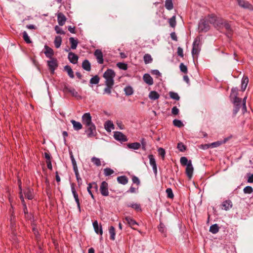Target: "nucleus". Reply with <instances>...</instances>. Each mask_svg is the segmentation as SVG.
Segmentation results:
<instances>
[{
    "mask_svg": "<svg viewBox=\"0 0 253 253\" xmlns=\"http://www.w3.org/2000/svg\"><path fill=\"white\" fill-rule=\"evenodd\" d=\"M144 61L146 64L152 62L153 59L149 54H145L143 57Z\"/></svg>",
    "mask_w": 253,
    "mask_h": 253,
    "instance_id": "35",
    "label": "nucleus"
},
{
    "mask_svg": "<svg viewBox=\"0 0 253 253\" xmlns=\"http://www.w3.org/2000/svg\"><path fill=\"white\" fill-rule=\"evenodd\" d=\"M179 68L181 72L184 73H186L187 72V68L183 63H182L180 64Z\"/></svg>",
    "mask_w": 253,
    "mask_h": 253,
    "instance_id": "53",
    "label": "nucleus"
},
{
    "mask_svg": "<svg viewBox=\"0 0 253 253\" xmlns=\"http://www.w3.org/2000/svg\"><path fill=\"white\" fill-rule=\"evenodd\" d=\"M243 191L245 194H251L253 192V189L251 186H246L244 188Z\"/></svg>",
    "mask_w": 253,
    "mask_h": 253,
    "instance_id": "46",
    "label": "nucleus"
},
{
    "mask_svg": "<svg viewBox=\"0 0 253 253\" xmlns=\"http://www.w3.org/2000/svg\"><path fill=\"white\" fill-rule=\"evenodd\" d=\"M222 209L225 211H228L232 207V203L230 200H226L223 202L222 204Z\"/></svg>",
    "mask_w": 253,
    "mask_h": 253,
    "instance_id": "25",
    "label": "nucleus"
},
{
    "mask_svg": "<svg viewBox=\"0 0 253 253\" xmlns=\"http://www.w3.org/2000/svg\"><path fill=\"white\" fill-rule=\"evenodd\" d=\"M117 66L121 69L126 70L127 68V65L124 63L119 62L117 64Z\"/></svg>",
    "mask_w": 253,
    "mask_h": 253,
    "instance_id": "51",
    "label": "nucleus"
},
{
    "mask_svg": "<svg viewBox=\"0 0 253 253\" xmlns=\"http://www.w3.org/2000/svg\"><path fill=\"white\" fill-rule=\"evenodd\" d=\"M173 124L174 126L178 127H181L183 126V124L182 123V122L179 120H174L173 121Z\"/></svg>",
    "mask_w": 253,
    "mask_h": 253,
    "instance_id": "43",
    "label": "nucleus"
},
{
    "mask_svg": "<svg viewBox=\"0 0 253 253\" xmlns=\"http://www.w3.org/2000/svg\"><path fill=\"white\" fill-rule=\"evenodd\" d=\"M177 148L181 152H183L185 150L186 147L184 145H183L182 143H179L177 145Z\"/></svg>",
    "mask_w": 253,
    "mask_h": 253,
    "instance_id": "55",
    "label": "nucleus"
},
{
    "mask_svg": "<svg viewBox=\"0 0 253 253\" xmlns=\"http://www.w3.org/2000/svg\"><path fill=\"white\" fill-rule=\"evenodd\" d=\"M228 140V138H226L224 139V140L222 142V141H217V142H213V143H212L211 144V146L212 147H218L219 146H220L221 144H222V143H225Z\"/></svg>",
    "mask_w": 253,
    "mask_h": 253,
    "instance_id": "40",
    "label": "nucleus"
},
{
    "mask_svg": "<svg viewBox=\"0 0 253 253\" xmlns=\"http://www.w3.org/2000/svg\"><path fill=\"white\" fill-rule=\"evenodd\" d=\"M158 152L159 154L162 156V158L164 159L165 156V150L162 148H160L158 150Z\"/></svg>",
    "mask_w": 253,
    "mask_h": 253,
    "instance_id": "54",
    "label": "nucleus"
},
{
    "mask_svg": "<svg viewBox=\"0 0 253 253\" xmlns=\"http://www.w3.org/2000/svg\"><path fill=\"white\" fill-rule=\"evenodd\" d=\"M239 5L243 8L253 10V6L248 2L244 0H237Z\"/></svg>",
    "mask_w": 253,
    "mask_h": 253,
    "instance_id": "13",
    "label": "nucleus"
},
{
    "mask_svg": "<svg viewBox=\"0 0 253 253\" xmlns=\"http://www.w3.org/2000/svg\"><path fill=\"white\" fill-rule=\"evenodd\" d=\"M104 127L108 132H111L114 129V125L112 121H107L105 123Z\"/></svg>",
    "mask_w": 253,
    "mask_h": 253,
    "instance_id": "21",
    "label": "nucleus"
},
{
    "mask_svg": "<svg viewBox=\"0 0 253 253\" xmlns=\"http://www.w3.org/2000/svg\"><path fill=\"white\" fill-rule=\"evenodd\" d=\"M117 181L119 183L125 185L128 182V178L126 176H121L118 177Z\"/></svg>",
    "mask_w": 253,
    "mask_h": 253,
    "instance_id": "29",
    "label": "nucleus"
},
{
    "mask_svg": "<svg viewBox=\"0 0 253 253\" xmlns=\"http://www.w3.org/2000/svg\"><path fill=\"white\" fill-rule=\"evenodd\" d=\"M94 55L97 60V62L99 64H102L103 63V54L101 50L96 49L94 52Z\"/></svg>",
    "mask_w": 253,
    "mask_h": 253,
    "instance_id": "15",
    "label": "nucleus"
},
{
    "mask_svg": "<svg viewBox=\"0 0 253 253\" xmlns=\"http://www.w3.org/2000/svg\"><path fill=\"white\" fill-rule=\"evenodd\" d=\"M89 184H92V188L94 189L95 191H97L98 190V186L95 182H92L91 183H89Z\"/></svg>",
    "mask_w": 253,
    "mask_h": 253,
    "instance_id": "63",
    "label": "nucleus"
},
{
    "mask_svg": "<svg viewBox=\"0 0 253 253\" xmlns=\"http://www.w3.org/2000/svg\"><path fill=\"white\" fill-rule=\"evenodd\" d=\"M194 168L192 165L191 161H189V164L187 165L186 168V174L189 179H191L193 176Z\"/></svg>",
    "mask_w": 253,
    "mask_h": 253,
    "instance_id": "11",
    "label": "nucleus"
},
{
    "mask_svg": "<svg viewBox=\"0 0 253 253\" xmlns=\"http://www.w3.org/2000/svg\"><path fill=\"white\" fill-rule=\"evenodd\" d=\"M68 59L73 64H76L78 60V56L75 53L70 52L68 54Z\"/></svg>",
    "mask_w": 253,
    "mask_h": 253,
    "instance_id": "20",
    "label": "nucleus"
},
{
    "mask_svg": "<svg viewBox=\"0 0 253 253\" xmlns=\"http://www.w3.org/2000/svg\"><path fill=\"white\" fill-rule=\"evenodd\" d=\"M25 196L29 200H32L33 197V191L29 188H27L24 192Z\"/></svg>",
    "mask_w": 253,
    "mask_h": 253,
    "instance_id": "24",
    "label": "nucleus"
},
{
    "mask_svg": "<svg viewBox=\"0 0 253 253\" xmlns=\"http://www.w3.org/2000/svg\"><path fill=\"white\" fill-rule=\"evenodd\" d=\"M57 21L60 26H63L65 23L66 18L63 13L60 12L57 14Z\"/></svg>",
    "mask_w": 253,
    "mask_h": 253,
    "instance_id": "18",
    "label": "nucleus"
},
{
    "mask_svg": "<svg viewBox=\"0 0 253 253\" xmlns=\"http://www.w3.org/2000/svg\"><path fill=\"white\" fill-rule=\"evenodd\" d=\"M113 85H106V87L104 89V93L106 94H110Z\"/></svg>",
    "mask_w": 253,
    "mask_h": 253,
    "instance_id": "52",
    "label": "nucleus"
},
{
    "mask_svg": "<svg viewBox=\"0 0 253 253\" xmlns=\"http://www.w3.org/2000/svg\"><path fill=\"white\" fill-rule=\"evenodd\" d=\"M71 123L72 124L73 126L74 129L76 130H79L82 128V125L81 124V123L79 122H77L75 120H71Z\"/></svg>",
    "mask_w": 253,
    "mask_h": 253,
    "instance_id": "27",
    "label": "nucleus"
},
{
    "mask_svg": "<svg viewBox=\"0 0 253 253\" xmlns=\"http://www.w3.org/2000/svg\"><path fill=\"white\" fill-rule=\"evenodd\" d=\"M44 49L45 50L44 53L45 56L49 58H53L52 56L54 55V51L53 49L46 45L44 46Z\"/></svg>",
    "mask_w": 253,
    "mask_h": 253,
    "instance_id": "17",
    "label": "nucleus"
},
{
    "mask_svg": "<svg viewBox=\"0 0 253 253\" xmlns=\"http://www.w3.org/2000/svg\"><path fill=\"white\" fill-rule=\"evenodd\" d=\"M115 76V73L113 70H107L103 74V77L105 79V85H114V78Z\"/></svg>",
    "mask_w": 253,
    "mask_h": 253,
    "instance_id": "2",
    "label": "nucleus"
},
{
    "mask_svg": "<svg viewBox=\"0 0 253 253\" xmlns=\"http://www.w3.org/2000/svg\"><path fill=\"white\" fill-rule=\"evenodd\" d=\"M69 41L71 43V48L73 49H75L78 45V41L77 40L75 39L74 38L71 37L69 38Z\"/></svg>",
    "mask_w": 253,
    "mask_h": 253,
    "instance_id": "28",
    "label": "nucleus"
},
{
    "mask_svg": "<svg viewBox=\"0 0 253 253\" xmlns=\"http://www.w3.org/2000/svg\"><path fill=\"white\" fill-rule=\"evenodd\" d=\"M127 207H131L137 211H141L140 204L137 203H129L127 205Z\"/></svg>",
    "mask_w": 253,
    "mask_h": 253,
    "instance_id": "34",
    "label": "nucleus"
},
{
    "mask_svg": "<svg viewBox=\"0 0 253 253\" xmlns=\"http://www.w3.org/2000/svg\"><path fill=\"white\" fill-rule=\"evenodd\" d=\"M62 42V38L60 36H56L55 38L54 43L56 48H59Z\"/></svg>",
    "mask_w": 253,
    "mask_h": 253,
    "instance_id": "33",
    "label": "nucleus"
},
{
    "mask_svg": "<svg viewBox=\"0 0 253 253\" xmlns=\"http://www.w3.org/2000/svg\"><path fill=\"white\" fill-rule=\"evenodd\" d=\"M47 65L50 70L53 73L58 66L57 59L54 58H50V60L47 61Z\"/></svg>",
    "mask_w": 253,
    "mask_h": 253,
    "instance_id": "8",
    "label": "nucleus"
},
{
    "mask_svg": "<svg viewBox=\"0 0 253 253\" xmlns=\"http://www.w3.org/2000/svg\"><path fill=\"white\" fill-rule=\"evenodd\" d=\"M64 70L65 71H66L69 75V76L71 78H73L74 77V73L71 69V68L69 66H65L64 67Z\"/></svg>",
    "mask_w": 253,
    "mask_h": 253,
    "instance_id": "32",
    "label": "nucleus"
},
{
    "mask_svg": "<svg viewBox=\"0 0 253 253\" xmlns=\"http://www.w3.org/2000/svg\"><path fill=\"white\" fill-rule=\"evenodd\" d=\"M127 147L130 149L137 150L140 147V144L138 142L129 143L127 144Z\"/></svg>",
    "mask_w": 253,
    "mask_h": 253,
    "instance_id": "31",
    "label": "nucleus"
},
{
    "mask_svg": "<svg viewBox=\"0 0 253 253\" xmlns=\"http://www.w3.org/2000/svg\"><path fill=\"white\" fill-rule=\"evenodd\" d=\"M23 38L24 40V41L28 43H31V41L30 39V37L28 35V34L26 32L24 31L23 33Z\"/></svg>",
    "mask_w": 253,
    "mask_h": 253,
    "instance_id": "45",
    "label": "nucleus"
},
{
    "mask_svg": "<svg viewBox=\"0 0 253 253\" xmlns=\"http://www.w3.org/2000/svg\"><path fill=\"white\" fill-rule=\"evenodd\" d=\"M158 229H159V231L162 233H164L165 232V225L162 223H160V224L158 227Z\"/></svg>",
    "mask_w": 253,
    "mask_h": 253,
    "instance_id": "57",
    "label": "nucleus"
},
{
    "mask_svg": "<svg viewBox=\"0 0 253 253\" xmlns=\"http://www.w3.org/2000/svg\"><path fill=\"white\" fill-rule=\"evenodd\" d=\"M99 82V78L98 76H95L92 78L90 80V83L91 84H97Z\"/></svg>",
    "mask_w": 253,
    "mask_h": 253,
    "instance_id": "48",
    "label": "nucleus"
},
{
    "mask_svg": "<svg viewBox=\"0 0 253 253\" xmlns=\"http://www.w3.org/2000/svg\"><path fill=\"white\" fill-rule=\"evenodd\" d=\"M248 182L249 183H253V174H250L248 179Z\"/></svg>",
    "mask_w": 253,
    "mask_h": 253,
    "instance_id": "64",
    "label": "nucleus"
},
{
    "mask_svg": "<svg viewBox=\"0 0 253 253\" xmlns=\"http://www.w3.org/2000/svg\"><path fill=\"white\" fill-rule=\"evenodd\" d=\"M74 171L75 172V175L77 178V181L78 183H79L82 181V179L80 177L79 173L77 169V167L76 166H74Z\"/></svg>",
    "mask_w": 253,
    "mask_h": 253,
    "instance_id": "49",
    "label": "nucleus"
},
{
    "mask_svg": "<svg viewBox=\"0 0 253 253\" xmlns=\"http://www.w3.org/2000/svg\"><path fill=\"white\" fill-rule=\"evenodd\" d=\"M180 163L183 166H187V165L189 164V161H188V159L185 157H182L180 158Z\"/></svg>",
    "mask_w": 253,
    "mask_h": 253,
    "instance_id": "47",
    "label": "nucleus"
},
{
    "mask_svg": "<svg viewBox=\"0 0 253 253\" xmlns=\"http://www.w3.org/2000/svg\"><path fill=\"white\" fill-rule=\"evenodd\" d=\"M92 188V184H88L87 187V191L89 193V194L91 195V197L92 199H94V196L92 194L91 189Z\"/></svg>",
    "mask_w": 253,
    "mask_h": 253,
    "instance_id": "61",
    "label": "nucleus"
},
{
    "mask_svg": "<svg viewBox=\"0 0 253 253\" xmlns=\"http://www.w3.org/2000/svg\"><path fill=\"white\" fill-rule=\"evenodd\" d=\"M151 73L152 75H156L157 77H158L161 76V74L158 70H154L151 71Z\"/></svg>",
    "mask_w": 253,
    "mask_h": 253,
    "instance_id": "60",
    "label": "nucleus"
},
{
    "mask_svg": "<svg viewBox=\"0 0 253 253\" xmlns=\"http://www.w3.org/2000/svg\"><path fill=\"white\" fill-rule=\"evenodd\" d=\"M82 67L86 71H89L91 69L90 64L87 60H85L82 63Z\"/></svg>",
    "mask_w": 253,
    "mask_h": 253,
    "instance_id": "30",
    "label": "nucleus"
},
{
    "mask_svg": "<svg viewBox=\"0 0 253 253\" xmlns=\"http://www.w3.org/2000/svg\"><path fill=\"white\" fill-rule=\"evenodd\" d=\"M19 189L20 190V198L22 202V204H23V205L24 206V211L25 212V213H26L28 211H27V209L26 208V205H25V202H24V197L23 196V195L22 194V188H21V182H19Z\"/></svg>",
    "mask_w": 253,
    "mask_h": 253,
    "instance_id": "26",
    "label": "nucleus"
},
{
    "mask_svg": "<svg viewBox=\"0 0 253 253\" xmlns=\"http://www.w3.org/2000/svg\"><path fill=\"white\" fill-rule=\"evenodd\" d=\"M91 162L96 166L99 167L101 165V161L99 158L93 157L91 159Z\"/></svg>",
    "mask_w": 253,
    "mask_h": 253,
    "instance_id": "38",
    "label": "nucleus"
},
{
    "mask_svg": "<svg viewBox=\"0 0 253 253\" xmlns=\"http://www.w3.org/2000/svg\"><path fill=\"white\" fill-rule=\"evenodd\" d=\"M167 197L170 199H172L174 197L171 188H168L166 190Z\"/></svg>",
    "mask_w": 253,
    "mask_h": 253,
    "instance_id": "50",
    "label": "nucleus"
},
{
    "mask_svg": "<svg viewBox=\"0 0 253 253\" xmlns=\"http://www.w3.org/2000/svg\"><path fill=\"white\" fill-rule=\"evenodd\" d=\"M165 7L168 10H171L173 8V4L171 0H166Z\"/></svg>",
    "mask_w": 253,
    "mask_h": 253,
    "instance_id": "39",
    "label": "nucleus"
},
{
    "mask_svg": "<svg viewBox=\"0 0 253 253\" xmlns=\"http://www.w3.org/2000/svg\"><path fill=\"white\" fill-rule=\"evenodd\" d=\"M93 226L95 232L97 234H99L100 235H102L103 234V231L101 226H100V228L99 229V226L98 224L97 221H94L93 222Z\"/></svg>",
    "mask_w": 253,
    "mask_h": 253,
    "instance_id": "23",
    "label": "nucleus"
},
{
    "mask_svg": "<svg viewBox=\"0 0 253 253\" xmlns=\"http://www.w3.org/2000/svg\"><path fill=\"white\" fill-rule=\"evenodd\" d=\"M124 90L125 91L126 95H132L133 93V89L130 86L126 87L124 89Z\"/></svg>",
    "mask_w": 253,
    "mask_h": 253,
    "instance_id": "42",
    "label": "nucleus"
},
{
    "mask_svg": "<svg viewBox=\"0 0 253 253\" xmlns=\"http://www.w3.org/2000/svg\"><path fill=\"white\" fill-rule=\"evenodd\" d=\"M169 22L170 26L171 27H172V28L175 27V26L176 25L175 16H173L171 18H170L169 19Z\"/></svg>",
    "mask_w": 253,
    "mask_h": 253,
    "instance_id": "44",
    "label": "nucleus"
},
{
    "mask_svg": "<svg viewBox=\"0 0 253 253\" xmlns=\"http://www.w3.org/2000/svg\"><path fill=\"white\" fill-rule=\"evenodd\" d=\"M109 233L110 234V239L114 240L115 239V230L113 226H111L109 228Z\"/></svg>",
    "mask_w": 253,
    "mask_h": 253,
    "instance_id": "37",
    "label": "nucleus"
},
{
    "mask_svg": "<svg viewBox=\"0 0 253 253\" xmlns=\"http://www.w3.org/2000/svg\"><path fill=\"white\" fill-rule=\"evenodd\" d=\"M132 180L134 183H136L137 185H139L140 183V181L138 178L136 176H133L132 178Z\"/></svg>",
    "mask_w": 253,
    "mask_h": 253,
    "instance_id": "62",
    "label": "nucleus"
},
{
    "mask_svg": "<svg viewBox=\"0 0 253 253\" xmlns=\"http://www.w3.org/2000/svg\"><path fill=\"white\" fill-rule=\"evenodd\" d=\"M114 173V171L110 168H106L104 169V174L105 176H109Z\"/></svg>",
    "mask_w": 253,
    "mask_h": 253,
    "instance_id": "41",
    "label": "nucleus"
},
{
    "mask_svg": "<svg viewBox=\"0 0 253 253\" xmlns=\"http://www.w3.org/2000/svg\"><path fill=\"white\" fill-rule=\"evenodd\" d=\"M219 231V227L216 224L211 225L210 228V231L213 234H216Z\"/></svg>",
    "mask_w": 253,
    "mask_h": 253,
    "instance_id": "36",
    "label": "nucleus"
},
{
    "mask_svg": "<svg viewBox=\"0 0 253 253\" xmlns=\"http://www.w3.org/2000/svg\"><path fill=\"white\" fill-rule=\"evenodd\" d=\"M248 83H249V79H248V77L244 76L242 80L241 89H238L236 88H233L232 89V93L233 94H234V93L239 94V93H240L239 91L243 92V91H245L247 88Z\"/></svg>",
    "mask_w": 253,
    "mask_h": 253,
    "instance_id": "6",
    "label": "nucleus"
},
{
    "mask_svg": "<svg viewBox=\"0 0 253 253\" xmlns=\"http://www.w3.org/2000/svg\"><path fill=\"white\" fill-rule=\"evenodd\" d=\"M82 122L86 126L93 124L91 121V117L89 113H86L83 115L82 116Z\"/></svg>",
    "mask_w": 253,
    "mask_h": 253,
    "instance_id": "9",
    "label": "nucleus"
},
{
    "mask_svg": "<svg viewBox=\"0 0 253 253\" xmlns=\"http://www.w3.org/2000/svg\"><path fill=\"white\" fill-rule=\"evenodd\" d=\"M114 137L116 140L125 142L127 141V138L125 135L119 131L114 132Z\"/></svg>",
    "mask_w": 253,
    "mask_h": 253,
    "instance_id": "12",
    "label": "nucleus"
},
{
    "mask_svg": "<svg viewBox=\"0 0 253 253\" xmlns=\"http://www.w3.org/2000/svg\"><path fill=\"white\" fill-rule=\"evenodd\" d=\"M87 129L85 132L87 133L88 137H92L96 135V127L94 124L86 126Z\"/></svg>",
    "mask_w": 253,
    "mask_h": 253,
    "instance_id": "7",
    "label": "nucleus"
},
{
    "mask_svg": "<svg viewBox=\"0 0 253 253\" xmlns=\"http://www.w3.org/2000/svg\"><path fill=\"white\" fill-rule=\"evenodd\" d=\"M100 190L101 194L104 196H107L109 195L108 185L106 181H103L100 187Z\"/></svg>",
    "mask_w": 253,
    "mask_h": 253,
    "instance_id": "10",
    "label": "nucleus"
},
{
    "mask_svg": "<svg viewBox=\"0 0 253 253\" xmlns=\"http://www.w3.org/2000/svg\"><path fill=\"white\" fill-rule=\"evenodd\" d=\"M171 113L174 115H176L179 113V110L176 107H173L171 110Z\"/></svg>",
    "mask_w": 253,
    "mask_h": 253,
    "instance_id": "58",
    "label": "nucleus"
},
{
    "mask_svg": "<svg viewBox=\"0 0 253 253\" xmlns=\"http://www.w3.org/2000/svg\"><path fill=\"white\" fill-rule=\"evenodd\" d=\"M201 50V42L199 38H196L193 43L192 54L194 58L197 56Z\"/></svg>",
    "mask_w": 253,
    "mask_h": 253,
    "instance_id": "4",
    "label": "nucleus"
},
{
    "mask_svg": "<svg viewBox=\"0 0 253 253\" xmlns=\"http://www.w3.org/2000/svg\"><path fill=\"white\" fill-rule=\"evenodd\" d=\"M71 190L72 194L73 195V196L74 197L75 200L77 203L78 208L79 209V211H80L81 208H80V203L79 201V199L78 197V194L77 193L76 189L75 188V187L73 184L71 186Z\"/></svg>",
    "mask_w": 253,
    "mask_h": 253,
    "instance_id": "14",
    "label": "nucleus"
},
{
    "mask_svg": "<svg viewBox=\"0 0 253 253\" xmlns=\"http://www.w3.org/2000/svg\"><path fill=\"white\" fill-rule=\"evenodd\" d=\"M210 21L213 23V25L219 29H225L226 34L228 38H230L232 35L233 31L230 25L224 19L216 16H212L210 18Z\"/></svg>",
    "mask_w": 253,
    "mask_h": 253,
    "instance_id": "1",
    "label": "nucleus"
},
{
    "mask_svg": "<svg viewBox=\"0 0 253 253\" xmlns=\"http://www.w3.org/2000/svg\"><path fill=\"white\" fill-rule=\"evenodd\" d=\"M247 97H245L243 101H242L241 99L238 97L237 96H233V97L231 98V100L233 101V103L235 106L238 107L240 105H242L243 106V109L244 111L245 112L247 111L246 106V99ZM239 107H237V109L239 110Z\"/></svg>",
    "mask_w": 253,
    "mask_h": 253,
    "instance_id": "5",
    "label": "nucleus"
},
{
    "mask_svg": "<svg viewBox=\"0 0 253 253\" xmlns=\"http://www.w3.org/2000/svg\"><path fill=\"white\" fill-rule=\"evenodd\" d=\"M212 16H215L214 15H209L205 19H202L200 21V22L199 24V30L200 31H204V32L208 31L210 29L209 24L211 23V24H213V23H211L209 20L210 18Z\"/></svg>",
    "mask_w": 253,
    "mask_h": 253,
    "instance_id": "3",
    "label": "nucleus"
},
{
    "mask_svg": "<svg viewBox=\"0 0 253 253\" xmlns=\"http://www.w3.org/2000/svg\"><path fill=\"white\" fill-rule=\"evenodd\" d=\"M144 81L149 85H152L153 84V80L149 74H145L143 77Z\"/></svg>",
    "mask_w": 253,
    "mask_h": 253,
    "instance_id": "22",
    "label": "nucleus"
},
{
    "mask_svg": "<svg viewBox=\"0 0 253 253\" xmlns=\"http://www.w3.org/2000/svg\"><path fill=\"white\" fill-rule=\"evenodd\" d=\"M148 158L150 161V164L152 167L153 171L156 174L157 172V165L154 156L153 155H149Z\"/></svg>",
    "mask_w": 253,
    "mask_h": 253,
    "instance_id": "16",
    "label": "nucleus"
},
{
    "mask_svg": "<svg viewBox=\"0 0 253 253\" xmlns=\"http://www.w3.org/2000/svg\"><path fill=\"white\" fill-rule=\"evenodd\" d=\"M177 54L181 57H183V49L181 48L180 47H178L177 48Z\"/></svg>",
    "mask_w": 253,
    "mask_h": 253,
    "instance_id": "59",
    "label": "nucleus"
},
{
    "mask_svg": "<svg viewBox=\"0 0 253 253\" xmlns=\"http://www.w3.org/2000/svg\"><path fill=\"white\" fill-rule=\"evenodd\" d=\"M55 30L57 34H64L65 32L58 26L55 27Z\"/></svg>",
    "mask_w": 253,
    "mask_h": 253,
    "instance_id": "56",
    "label": "nucleus"
},
{
    "mask_svg": "<svg viewBox=\"0 0 253 253\" xmlns=\"http://www.w3.org/2000/svg\"><path fill=\"white\" fill-rule=\"evenodd\" d=\"M125 220L127 222L128 224L133 229L136 230L135 227H134V225H138V224L137 222H136L135 220H134L133 218H132L130 216H127L125 218Z\"/></svg>",
    "mask_w": 253,
    "mask_h": 253,
    "instance_id": "19",
    "label": "nucleus"
}]
</instances>
